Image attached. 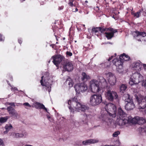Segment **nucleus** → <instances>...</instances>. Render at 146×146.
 <instances>
[{"label": "nucleus", "instance_id": "30", "mask_svg": "<svg viewBox=\"0 0 146 146\" xmlns=\"http://www.w3.org/2000/svg\"><path fill=\"white\" fill-rule=\"evenodd\" d=\"M12 125L11 124H6L5 127L6 131L4 132V133L6 134L12 128Z\"/></svg>", "mask_w": 146, "mask_h": 146}, {"label": "nucleus", "instance_id": "52", "mask_svg": "<svg viewBox=\"0 0 146 146\" xmlns=\"http://www.w3.org/2000/svg\"><path fill=\"white\" fill-rule=\"evenodd\" d=\"M9 104L11 106H15L14 104L13 103H11Z\"/></svg>", "mask_w": 146, "mask_h": 146}, {"label": "nucleus", "instance_id": "51", "mask_svg": "<svg viewBox=\"0 0 146 146\" xmlns=\"http://www.w3.org/2000/svg\"><path fill=\"white\" fill-rule=\"evenodd\" d=\"M63 8V6H61L60 7H59L58 8L59 10H61Z\"/></svg>", "mask_w": 146, "mask_h": 146}, {"label": "nucleus", "instance_id": "58", "mask_svg": "<svg viewBox=\"0 0 146 146\" xmlns=\"http://www.w3.org/2000/svg\"><path fill=\"white\" fill-rule=\"evenodd\" d=\"M21 2H23V1H25V0H20Z\"/></svg>", "mask_w": 146, "mask_h": 146}, {"label": "nucleus", "instance_id": "50", "mask_svg": "<svg viewBox=\"0 0 146 146\" xmlns=\"http://www.w3.org/2000/svg\"><path fill=\"white\" fill-rule=\"evenodd\" d=\"M143 66L144 70L146 71V64H143Z\"/></svg>", "mask_w": 146, "mask_h": 146}, {"label": "nucleus", "instance_id": "49", "mask_svg": "<svg viewBox=\"0 0 146 146\" xmlns=\"http://www.w3.org/2000/svg\"><path fill=\"white\" fill-rule=\"evenodd\" d=\"M18 42L20 44H21L22 42V41L21 38H19L18 39Z\"/></svg>", "mask_w": 146, "mask_h": 146}, {"label": "nucleus", "instance_id": "5", "mask_svg": "<svg viewBox=\"0 0 146 146\" xmlns=\"http://www.w3.org/2000/svg\"><path fill=\"white\" fill-rule=\"evenodd\" d=\"M123 98L125 102V108L127 110H130L133 109L135 107L132 98L129 94H125L123 96Z\"/></svg>", "mask_w": 146, "mask_h": 146}, {"label": "nucleus", "instance_id": "37", "mask_svg": "<svg viewBox=\"0 0 146 146\" xmlns=\"http://www.w3.org/2000/svg\"><path fill=\"white\" fill-rule=\"evenodd\" d=\"M90 144H94L99 142V140L97 139H89Z\"/></svg>", "mask_w": 146, "mask_h": 146}, {"label": "nucleus", "instance_id": "40", "mask_svg": "<svg viewBox=\"0 0 146 146\" xmlns=\"http://www.w3.org/2000/svg\"><path fill=\"white\" fill-rule=\"evenodd\" d=\"M142 86L146 89V80H143L142 83Z\"/></svg>", "mask_w": 146, "mask_h": 146}, {"label": "nucleus", "instance_id": "16", "mask_svg": "<svg viewBox=\"0 0 146 146\" xmlns=\"http://www.w3.org/2000/svg\"><path fill=\"white\" fill-rule=\"evenodd\" d=\"M117 120L116 122L117 124L119 126H121L129 124V121L127 119V117L119 118Z\"/></svg>", "mask_w": 146, "mask_h": 146}, {"label": "nucleus", "instance_id": "9", "mask_svg": "<svg viewBox=\"0 0 146 146\" xmlns=\"http://www.w3.org/2000/svg\"><path fill=\"white\" fill-rule=\"evenodd\" d=\"M113 63L116 67L117 71L119 73H122L124 71L122 60L117 58H114L113 60Z\"/></svg>", "mask_w": 146, "mask_h": 146}, {"label": "nucleus", "instance_id": "10", "mask_svg": "<svg viewBox=\"0 0 146 146\" xmlns=\"http://www.w3.org/2000/svg\"><path fill=\"white\" fill-rule=\"evenodd\" d=\"M74 88L76 93L79 94L81 92L83 93L86 91L88 89V86L86 84L81 83L75 85Z\"/></svg>", "mask_w": 146, "mask_h": 146}, {"label": "nucleus", "instance_id": "57", "mask_svg": "<svg viewBox=\"0 0 146 146\" xmlns=\"http://www.w3.org/2000/svg\"><path fill=\"white\" fill-rule=\"evenodd\" d=\"M78 11V9L77 8H76L75 11H74L75 12L77 11Z\"/></svg>", "mask_w": 146, "mask_h": 146}, {"label": "nucleus", "instance_id": "1", "mask_svg": "<svg viewBox=\"0 0 146 146\" xmlns=\"http://www.w3.org/2000/svg\"><path fill=\"white\" fill-rule=\"evenodd\" d=\"M68 106L70 111L73 113L80 111H84L87 109L86 106L82 104L78 100L77 97H75L72 100H69Z\"/></svg>", "mask_w": 146, "mask_h": 146}, {"label": "nucleus", "instance_id": "25", "mask_svg": "<svg viewBox=\"0 0 146 146\" xmlns=\"http://www.w3.org/2000/svg\"><path fill=\"white\" fill-rule=\"evenodd\" d=\"M11 135L13 137L16 138H21L23 137H25L27 135V134L25 133L24 134L23 133H12Z\"/></svg>", "mask_w": 146, "mask_h": 146}, {"label": "nucleus", "instance_id": "55", "mask_svg": "<svg viewBox=\"0 0 146 146\" xmlns=\"http://www.w3.org/2000/svg\"><path fill=\"white\" fill-rule=\"evenodd\" d=\"M50 46H52L53 48H54L55 45L54 44H52L51 45H50Z\"/></svg>", "mask_w": 146, "mask_h": 146}, {"label": "nucleus", "instance_id": "53", "mask_svg": "<svg viewBox=\"0 0 146 146\" xmlns=\"http://www.w3.org/2000/svg\"><path fill=\"white\" fill-rule=\"evenodd\" d=\"M143 111L146 114V108L145 109L143 110Z\"/></svg>", "mask_w": 146, "mask_h": 146}, {"label": "nucleus", "instance_id": "44", "mask_svg": "<svg viewBox=\"0 0 146 146\" xmlns=\"http://www.w3.org/2000/svg\"><path fill=\"white\" fill-rule=\"evenodd\" d=\"M0 146H5L3 140L1 138H0Z\"/></svg>", "mask_w": 146, "mask_h": 146}, {"label": "nucleus", "instance_id": "38", "mask_svg": "<svg viewBox=\"0 0 146 146\" xmlns=\"http://www.w3.org/2000/svg\"><path fill=\"white\" fill-rule=\"evenodd\" d=\"M23 105L25 106V108L27 109H29L31 106L27 102L23 103Z\"/></svg>", "mask_w": 146, "mask_h": 146}, {"label": "nucleus", "instance_id": "48", "mask_svg": "<svg viewBox=\"0 0 146 146\" xmlns=\"http://www.w3.org/2000/svg\"><path fill=\"white\" fill-rule=\"evenodd\" d=\"M68 4L71 6H73V4L72 3V0L70 1V2Z\"/></svg>", "mask_w": 146, "mask_h": 146}, {"label": "nucleus", "instance_id": "54", "mask_svg": "<svg viewBox=\"0 0 146 146\" xmlns=\"http://www.w3.org/2000/svg\"><path fill=\"white\" fill-rule=\"evenodd\" d=\"M80 27H85V25H80Z\"/></svg>", "mask_w": 146, "mask_h": 146}, {"label": "nucleus", "instance_id": "2", "mask_svg": "<svg viewBox=\"0 0 146 146\" xmlns=\"http://www.w3.org/2000/svg\"><path fill=\"white\" fill-rule=\"evenodd\" d=\"M53 81L52 78L51 76L49 75L48 72H45L41 77V80L40 82L41 84L43 86L46 87V89L48 90L49 93L51 90V86Z\"/></svg>", "mask_w": 146, "mask_h": 146}, {"label": "nucleus", "instance_id": "22", "mask_svg": "<svg viewBox=\"0 0 146 146\" xmlns=\"http://www.w3.org/2000/svg\"><path fill=\"white\" fill-rule=\"evenodd\" d=\"M103 29L101 27H94L92 29V32L93 34L98 36L100 31L103 32Z\"/></svg>", "mask_w": 146, "mask_h": 146}, {"label": "nucleus", "instance_id": "42", "mask_svg": "<svg viewBox=\"0 0 146 146\" xmlns=\"http://www.w3.org/2000/svg\"><path fill=\"white\" fill-rule=\"evenodd\" d=\"M141 130L142 133H144L146 135V127L141 128Z\"/></svg>", "mask_w": 146, "mask_h": 146}, {"label": "nucleus", "instance_id": "29", "mask_svg": "<svg viewBox=\"0 0 146 146\" xmlns=\"http://www.w3.org/2000/svg\"><path fill=\"white\" fill-rule=\"evenodd\" d=\"M65 84H68L69 87H71L73 86V82L71 78H68L65 81Z\"/></svg>", "mask_w": 146, "mask_h": 146}, {"label": "nucleus", "instance_id": "4", "mask_svg": "<svg viewBox=\"0 0 146 146\" xmlns=\"http://www.w3.org/2000/svg\"><path fill=\"white\" fill-rule=\"evenodd\" d=\"M102 101V98L101 94H95L90 96L89 103L91 105L94 106L98 105Z\"/></svg>", "mask_w": 146, "mask_h": 146}, {"label": "nucleus", "instance_id": "39", "mask_svg": "<svg viewBox=\"0 0 146 146\" xmlns=\"http://www.w3.org/2000/svg\"><path fill=\"white\" fill-rule=\"evenodd\" d=\"M120 134V132L119 131H117L114 132L112 134V136L114 137H116Z\"/></svg>", "mask_w": 146, "mask_h": 146}, {"label": "nucleus", "instance_id": "41", "mask_svg": "<svg viewBox=\"0 0 146 146\" xmlns=\"http://www.w3.org/2000/svg\"><path fill=\"white\" fill-rule=\"evenodd\" d=\"M82 144L85 145H87L90 144L89 142V139L86 141H83Z\"/></svg>", "mask_w": 146, "mask_h": 146}, {"label": "nucleus", "instance_id": "32", "mask_svg": "<svg viewBox=\"0 0 146 146\" xmlns=\"http://www.w3.org/2000/svg\"><path fill=\"white\" fill-rule=\"evenodd\" d=\"M87 118V116L85 114L82 115L80 117V122H82L84 123L86 121Z\"/></svg>", "mask_w": 146, "mask_h": 146}, {"label": "nucleus", "instance_id": "43", "mask_svg": "<svg viewBox=\"0 0 146 146\" xmlns=\"http://www.w3.org/2000/svg\"><path fill=\"white\" fill-rule=\"evenodd\" d=\"M5 40V37L1 34L0 33V41H4Z\"/></svg>", "mask_w": 146, "mask_h": 146}, {"label": "nucleus", "instance_id": "36", "mask_svg": "<svg viewBox=\"0 0 146 146\" xmlns=\"http://www.w3.org/2000/svg\"><path fill=\"white\" fill-rule=\"evenodd\" d=\"M141 12V10L140 11H139L137 12V13H135L133 11H132L131 13V14L132 15H133L134 17L138 18L139 17L140 13Z\"/></svg>", "mask_w": 146, "mask_h": 146}, {"label": "nucleus", "instance_id": "31", "mask_svg": "<svg viewBox=\"0 0 146 146\" xmlns=\"http://www.w3.org/2000/svg\"><path fill=\"white\" fill-rule=\"evenodd\" d=\"M100 79V82H101L103 87L104 88L107 86V84L106 80L103 77H101Z\"/></svg>", "mask_w": 146, "mask_h": 146}, {"label": "nucleus", "instance_id": "14", "mask_svg": "<svg viewBox=\"0 0 146 146\" xmlns=\"http://www.w3.org/2000/svg\"><path fill=\"white\" fill-rule=\"evenodd\" d=\"M131 67L133 70L139 72L143 69V64L139 61H136L133 63Z\"/></svg>", "mask_w": 146, "mask_h": 146}, {"label": "nucleus", "instance_id": "47", "mask_svg": "<svg viewBox=\"0 0 146 146\" xmlns=\"http://www.w3.org/2000/svg\"><path fill=\"white\" fill-rule=\"evenodd\" d=\"M11 90L12 91H18V89L17 88L12 87L11 88Z\"/></svg>", "mask_w": 146, "mask_h": 146}, {"label": "nucleus", "instance_id": "17", "mask_svg": "<svg viewBox=\"0 0 146 146\" xmlns=\"http://www.w3.org/2000/svg\"><path fill=\"white\" fill-rule=\"evenodd\" d=\"M51 59L53 60V62L57 67L62 60L61 57L59 55L53 56Z\"/></svg>", "mask_w": 146, "mask_h": 146}, {"label": "nucleus", "instance_id": "20", "mask_svg": "<svg viewBox=\"0 0 146 146\" xmlns=\"http://www.w3.org/2000/svg\"><path fill=\"white\" fill-rule=\"evenodd\" d=\"M7 110L9 113L12 116L17 117L18 116V113L11 106L7 108Z\"/></svg>", "mask_w": 146, "mask_h": 146}, {"label": "nucleus", "instance_id": "34", "mask_svg": "<svg viewBox=\"0 0 146 146\" xmlns=\"http://www.w3.org/2000/svg\"><path fill=\"white\" fill-rule=\"evenodd\" d=\"M139 120L138 124L139 125L142 124L146 122V120L143 117H139Z\"/></svg>", "mask_w": 146, "mask_h": 146}, {"label": "nucleus", "instance_id": "35", "mask_svg": "<svg viewBox=\"0 0 146 146\" xmlns=\"http://www.w3.org/2000/svg\"><path fill=\"white\" fill-rule=\"evenodd\" d=\"M127 88V87L126 85L123 84L120 87V92H123L125 91Z\"/></svg>", "mask_w": 146, "mask_h": 146}, {"label": "nucleus", "instance_id": "13", "mask_svg": "<svg viewBox=\"0 0 146 146\" xmlns=\"http://www.w3.org/2000/svg\"><path fill=\"white\" fill-rule=\"evenodd\" d=\"M134 37L139 41L146 42V33L144 32H139L135 31L133 33Z\"/></svg>", "mask_w": 146, "mask_h": 146}, {"label": "nucleus", "instance_id": "11", "mask_svg": "<svg viewBox=\"0 0 146 146\" xmlns=\"http://www.w3.org/2000/svg\"><path fill=\"white\" fill-rule=\"evenodd\" d=\"M105 74L109 84L111 86L114 85L117 82V79L114 74L109 72L106 73Z\"/></svg>", "mask_w": 146, "mask_h": 146}, {"label": "nucleus", "instance_id": "21", "mask_svg": "<svg viewBox=\"0 0 146 146\" xmlns=\"http://www.w3.org/2000/svg\"><path fill=\"white\" fill-rule=\"evenodd\" d=\"M34 107L36 109H42L47 112V109L42 104L38 102H35L33 104Z\"/></svg>", "mask_w": 146, "mask_h": 146}, {"label": "nucleus", "instance_id": "46", "mask_svg": "<svg viewBox=\"0 0 146 146\" xmlns=\"http://www.w3.org/2000/svg\"><path fill=\"white\" fill-rule=\"evenodd\" d=\"M66 55L69 56H71L72 55V52H71L69 51H67L66 52Z\"/></svg>", "mask_w": 146, "mask_h": 146}, {"label": "nucleus", "instance_id": "8", "mask_svg": "<svg viewBox=\"0 0 146 146\" xmlns=\"http://www.w3.org/2000/svg\"><path fill=\"white\" fill-rule=\"evenodd\" d=\"M105 108L109 116L113 117H116V107L114 104L109 103L106 105Z\"/></svg>", "mask_w": 146, "mask_h": 146}, {"label": "nucleus", "instance_id": "19", "mask_svg": "<svg viewBox=\"0 0 146 146\" xmlns=\"http://www.w3.org/2000/svg\"><path fill=\"white\" fill-rule=\"evenodd\" d=\"M109 30L110 32L105 33L106 36L108 39H110L113 36L114 33L116 32L117 31L112 28H109Z\"/></svg>", "mask_w": 146, "mask_h": 146}, {"label": "nucleus", "instance_id": "28", "mask_svg": "<svg viewBox=\"0 0 146 146\" xmlns=\"http://www.w3.org/2000/svg\"><path fill=\"white\" fill-rule=\"evenodd\" d=\"M81 79L82 81L84 82L90 79V77L88 75H87L85 73L83 72L82 74Z\"/></svg>", "mask_w": 146, "mask_h": 146}, {"label": "nucleus", "instance_id": "23", "mask_svg": "<svg viewBox=\"0 0 146 146\" xmlns=\"http://www.w3.org/2000/svg\"><path fill=\"white\" fill-rule=\"evenodd\" d=\"M114 55V56H111L109 58V59H108V62H105V63H103L100 64V65H102V66H103V67H107L109 66L110 64L109 61L112 59H114V58H115L117 56L116 53H115Z\"/></svg>", "mask_w": 146, "mask_h": 146}, {"label": "nucleus", "instance_id": "7", "mask_svg": "<svg viewBox=\"0 0 146 146\" xmlns=\"http://www.w3.org/2000/svg\"><path fill=\"white\" fill-rule=\"evenodd\" d=\"M89 88L91 92L93 93L99 92L101 90L100 82L96 80H92L90 82Z\"/></svg>", "mask_w": 146, "mask_h": 146}, {"label": "nucleus", "instance_id": "27", "mask_svg": "<svg viewBox=\"0 0 146 146\" xmlns=\"http://www.w3.org/2000/svg\"><path fill=\"white\" fill-rule=\"evenodd\" d=\"M139 119V117L137 116L133 118H129L128 120L129 121V124L132 123L133 124H138V120Z\"/></svg>", "mask_w": 146, "mask_h": 146}, {"label": "nucleus", "instance_id": "15", "mask_svg": "<svg viewBox=\"0 0 146 146\" xmlns=\"http://www.w3.org/2000/svg\"><path fill=\"white\" fill-rule=\"evenodd\" d=\"M63 71L70 72L73 69V66L71 62H65L63 64Z\"/></svg>", "mask_w": 146, "mask_h": 146}, {"label": "nucleus", "instance_id": "12", "mask_svg": "<svg viewBox=\"0 0 146 146\" xmlns=\"http://www.w3.org/2000/svg\"><path fill=\"white\" fill-rule=\"evenodd\" d=\"M105 95L106 98L110 101L116 99L118 97L116 92L110 90H108Z\"/></svg>", "mask_w": 146, "mask_h": 146}, {"label": "nucleus", "instance_id": "45", "mask_svg": "<svg viewBox=\"0 0 146 146\" xmlns=\"http://www.w3.org/2000/svg\"><path fill=\"white\" fill-rule=\"evenodd\" d=\"M120 145V142L119 141H116L115 142V143L114 145H113L115 146H119Z\"/></svg>", "mask_w": 146, "mask_h": 146}, {"label": "nucleus", "instance_id": "24", "mask_svg": "<svg viewBox=\"0 0 146 146\" xmlns=\"http://www.w3.org/2000/svg\"><path fill=\"white\" fill-rule=\"evenodd\" d=\"M120 59L125 61H129L130 59V57L127 54L125 53H123L121 54L119 57Z\"/></svg>", "mask_w": 146, "mask_h": 146}, {"label": "nucleus", "instance_id": "56", "mask_svg": "<svg viewBox=\"0 0 146 146\" xmlns=\"http://www.w3.org/2000/svg\"><path fill=\"white\" fill-rule=\"evenodd\" d=\"M105 146H114L113 145H105Z\"/></svg>", "mask_w": 146, "mask_h": 146}, {"label": "nucleus", "instance_id": "61", "mask_svg": "<svg viewBox=\"0 0 146 146\" xmlns=\"http://www.w3.org/2000/svg\"><path fill=\"white\" fill-rule=\"evenodd\" d=\"M11 80H12V78H11Z\"/></svg>", "mask_w": 146, "mask_h": 146}, {"label": "nucleus", "instance_id": "6", "mask_svg": "<svg viewBox=\"0 0 146 146\" xmlns=\"http://www.w3.org/2000/svg\"><path fill=\"white\" fill-rule=\"evenodd\" d=\"M143 79V76L139 73L135 72L132 74L130 78L129 84L131 86L137 84Z\"/></svg>", "mask_w": 146, "mask_h": 146}, {"label": "nucleus", "instance_id": "59", "mask_svg": "<svg viewBox=\"0 0 146 146\" xmlns=\"http://www.w3.org/2000/svg\"><path fill=\"white\" fill-rule=\"evenodd\" d=\"M55 36L56 37V35H55ZM56 40H58L57 39V38H56Z\"/></svg>", "mask_w": 146, "mask_h": 146}, {"label": "nucleus", "instance_id": "33", "mask_svg": "<svg viewBox=\"0 0 146 146\" xmlns=\"http://www.w3.org/2000/svg\"><path fill=\"white\" fill-rule=\"evenodd\" d=\"M9 118L8 116H5L4 117H0V122L1 123H3L6 122L8 119Z\"/></svg>", "mask_w": 146, "mask_h": 146}, {"label": "nucleus", "instance_id": "60", "mask_svg": "<svg viewBox=\"0 0 146 146\" xmlns=\"http://www.w3.org/2000/svg\"><path fill=\"white\" fill-rule=\"evenodd\" d=\"M85 2H86V3H88V1H85Z\"/></svg>", "mask_w": 146, "mask_h": 146}, {"label": "nucleus", "instance_id": "26", "mask_svg": "<svg viewBox=\"0 0 146 146\" xmlns=\"http://www.w3.org/2000/svg\"><path fill=\"white\" fill-rule=\"evenodd\" d=\"M118 111L117 117H118L119 118L126 117L125 113L123 111L121 108H119Z\"/></svg>", "mask_w": 146, "mask_h": 146}, {"label": "nucleus", "instance_id": "18", "mask_svg": "<svg viewBox=\"0 0 146 146\" xmlns=\"http://www.w3.org/2000/svg\"><path fill=\"white\" fill-rule=\"evenodd\" d=\"M100 118L104 122L107 123L108 125L110 124L112 121V119L108 117V115L107 114H102Z\"/></svg>", "mask_w": 146, "mask_h": 146}, {"label": "nucleus", "instance_id": "3", "mask_svg": "<svg viewBox=\"0 0 146 146\" xmlns=\"http://www.w3.org/2000/svg\"><path fill=\"white\" fill-rule=\"evenodd\" d=\"M135 98L137 101L138 109L141 111H143L146 108V96L135 95Z\"/></svg>", "mask_w": 146, "mask_h": 146}]
</instances>
